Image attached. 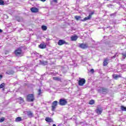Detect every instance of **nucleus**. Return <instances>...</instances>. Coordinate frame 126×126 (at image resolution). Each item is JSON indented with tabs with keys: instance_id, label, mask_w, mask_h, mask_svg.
Returning <instances> with one entry per match:
<instances>
[{
	"instance_id": "13",
	"label": "nucleus",
	"mask_w": 126,
	"mask_h": 126,
	"mask_svg": "<svg viewBox=\"0 0 126 126\" xmlns=\"http://www.w3.org/2000/svg\"><path fill=\"white\" fill-rule=\"evenodd\" d=\"M108 63H109V60L108 58H105L103 61V66H107V65H108Z\"/></svg>"
},
{
	"instance_id": "38",
	"label": "nucleus",
	"mask_w": 126,
	"mask_h": 126,
	"mask_svg": "<svg viewBox=\"0 0 126 126\" xmlns=\"http://www.w3.org/2000/svg\"><path fill=\"white\" fill-rule=\"evenodd\" d=\"M20 99L21 100H23V98H22V97H20Z\"/></svg>"
},
{
	"instance_id": "14",
	"label": "nucleus",
	"mask_w": 126,
	"mask_h": 126,
	"mask_svg": "<svg viewBox=\"0 0 126 126\" xmlns=\"http://www.w3.org/2000/svg\"><path fill=\"white\" fill-rule=\"evenodd\" d=\"M15 73V72L13 70H8L6 72V73L9 75H12V74H14Z\"/></svg>"
},
{
	"instance_id": "39",
	"label": "nucleus",
	"mask_w": 126,
	"mask_h": 126,
	"mask_svg": "<svg viewBox=\"0 0 126 126\" xmlns=\"http://www.w3.org/2000/svg\"><path fill=\"white\" fill-rule=\"evenodd\" d=\"M53 126H56V124H53Z\"/></svg>"
},
{
	"instance_id": "24",
	"label": "nucleus",
	"mask_w": 126,
	"mask_h": 126,
	"mask_svg": "<svg viewBox=\"0 0 126 126\" xmlns=\"http://www.w3.org/2000/svg\"><path fill=\"white\" fill-rule=\"evenodd\" d=\"M22 121V119H21V117H17L16 118V122H21Z\"/></svg>"
},
{
	"instance_id": "23",
	"label": "nucleus",
	"mask_w": 126,
	"mask_h": 126,
	"mask_svg": "<svg viewBox=\"0 0 126 126\" xmlns=\"http://www.w3.org/2000/svg\"><path fill=\"white\" fill-rule=\"evenodd\" d=\"M121 109L122 110V111L126 112V107H125L124 105L121 106Z\"/></svg>"
},
{
	"instance_id": "17",
	"label": "nucleus",
	"mask_w": 126,
	"mask_h": 126,
	"mask_svg": "<svg viewBox=\"0 0 126 126\" xmlns=\"http://www.w3.org/2000/svg\"><path fill=\"white\" fill-rule=\"evenodd\" d=\"M32 12L33 13H37L39 12V9L36 7H32Z\"/></svg>"
},
{
	"instance_id": "9",
	"label": "nucleus",
	"mask_w": 126,
	"mask_h": 126,
	"mask_svg": "<svg viewBox=\"0 0 126 126\" xmlns=\"http://www.w3.org/2000/svg\"><path fill=\"white\" fill-rule=\"evenodd\" d=\"M27 101L28 102H32V94H29L27 96Z\"/></svg>"
},
{
	"instance_id": "22",
	"label": "nucleus",
	"mask_w": 126,
	"mask_h": 126,
	"mask_svg": "<svg viewBox=\"0 0 126 126\" xmlns=\"http://www.w3.org/2000/svg\"><path fill=\"white\" fill-rule=\"evenodd\" d=\"M16 20L18 21V22H20V21H21V20H22L23 18L20 17H18L17 16L16 17Z\"/></svg>"
},
{
	"instance_id": "8",
	"label": "nucleus",
	"mask_w": 126,
	"mask_h": 126,
	"mask_svg": "<svg viewBox=\"0 0 126 126\" xmlns=\"http://www.w3.org/2000/svg\"><path fill=\"white\" fill-rule=\"evenodd\" d=\"M79 47V48H81V49L84 50V49H87V48H88V44H85V43H80Z\"/></svg>"
},
{
	"instance_id": "15",
	"label": "nucleus",
	"mask_w": 126,
	"mask_h": 126,
	"mask_svg": "<svg viewBox=\"0 0 126 126\" xmlns=\"http://www.w3.org/2000/svg\"><path fill=\"white\" fill-rule=\"evenodd\" d=\"M46 122H47V123H54V120L53 119L50 118V117H46L45 118Z\"/></svg>"
},
{
	"instance_id": "35",
	"label": "nucleus",
	"mask_w": 126,
	"mask_h": 126,
	"mask_svg": "<svg viewBox=\"0 0 126 126\" xmlns=\"http://www.w3.org/2000/svg\"><path fill=\"white\" fill-rule=\"evenodd\" d=\"M2 79V75L0 74V80H1Z\"/></svg>"
},
{
	"instance_id": "7",
	"label": "nucleus",
	"mask_w": 126,
	"mask_h": 126,
	"mask_svg": "<svg viewBox=\"0 0 126 126\" xmlns=\"http://www.w3.org/2000/svg\"><path fill=\"white\" fill-rule=\"evenodd\" d=\"M57 106H58V101L55 100L52 102V111H54L56 110V108H57Z\"/></svg>"
},
{
	"instance_id": "4",
	"label": "nucleus",
	"mask_w": 126,
	"mask_h": 126,
	"mask_svg": "<svg viewBox=\"0 0 126 126\" xmlns=\"http://www.w3.org/2000/svg\"><path fill=\"white\" fill-rule=\"evenodd\" d=\"M59 104L60 106H65L67 104V100L65 99H60L59 100Z\"/></svg>"
},
{
	"instance_id": "2",
	"label": "nucleus",
	"mask_w": 126,
	"mask_h": 126,
	"mask_svg": "<svg viewBox=\"0 0 126 126\" xmlns=\"http://www.w3.org/2000/svg\"><path fill=\"white\" fill-rule=\"evenodd\" d=\"M95 13V11H93L91 13L89 14V16L88 17H85L83 20H81V21L84 22L86 21L87 20H90L91 18H92V15Z\"/></svg>"
},
{
	"instance_id": "21",
	"label": "nucleus",
	"mask_w": 126,
	"mask_h": 126,
	"mask_svg": "<svg viewBox=\"0 0 126 126\" xmlns=\"http://www.w3.org/2000/svg\"><path fill=\"white\" fill-rule=\"evenodd\" d=\"M94 103L95 101L93 99H91L89 102V105H94Z\"/></svg>"
},
{
	"instance_id": "27",
	"label": "nucleus",
	"mask_w": 126,
	"mask_h": 126,
	"mask_svg": "<svg viewBox=\"0 0 126 126\" xmlns=\"http://www.w3.org/2000/svg\"><path fill=\"white\" fill-rule=\"evenodd\" d=\"M42 94V90H41V89H38V95L39 96H40V95Z\"/></svg>"
},
{
	"instance_id": "33",
	"label": "nucleus",
	"mask_w": 126,
	"mask_h": 126,
	"mask_svg": "<svg viewBox=\"0 0 126 126\" xmlns=\"http://www.w3.org/2000/svg\"><path fill=\"white\" fill-rule=\"evenodd\" d=\"M35 100V98H34V95L32 94V102Z\"/></svg>"
},
{
	"instance_id": "11",
	"label": "nucleus",
	"mask_w": 126,
	"mask_h": 126,
	"mask_svg": "<svg viewBox=\"0 0 126 126\" xmlns=\"http://www.w3.org/2000/svg\"><path fill=\"white\" fill-rule=\"evenodd\" d=\"M112 77H113L114 79H115V80H117L118 79V78H122V75L114 74L113 75H112Z\"/></svg>"
},
{
	"instance_id": "25",
	"label": "nucleus",
	"mask_w": 126,
	"mask_h": 126,
	"mask_svg": "<svg viewBox=\"0 0 126 126\" xmlns=\"http://www.w3.org/2000/svg\"><path fill=\"white\" fill-rule=\"evenodd\" d=\"M4 86H5V84L3 83L0 85V89L1 88H4Z\"/></svg>"
},
{
	"instance_id": "41",
	"label": "nucleus",
	"mask_w": 126,
	"mask_h": 126,
	"mask_svg": "<svg viewBox=\"0 0 126 126\" xmlns=\"http://www.w3.org/2000/svg\"><path fill=\"white\" fill-rule=\"evenodd\" d=\"M3 90H4V89H3Z\"/></svg>"
},
{
	"instance_id": "31",
	"label": "nucleus",
	"mask_w": 126,
	"mask_h": 126,
	"mask_svg": "<svg viewBox=\"0 0 126 126\" xmlns=\"http://www.w3.org/2000/svg\"><path fill=\"white\" fill-rule=\"evenodd\" d=\"M31 115H32V112H28V116H31Z\"/></svg>"
},
{
	"instance_id": "19",
	"label": "nucleus",
	"mask_w": 126,
	"mask_h": 126,
	"mask_svg": "<svg viewBox=\"0 0 126 126\" xmlns=\"http://www.w3.org/2000/svg\"><path fill=\"white\" fill-rule=\"evenodd\" d=\"M75 19H76V20L77 21H78V20H80V19H81V16H75L74 17Z\"/></svg>"
},
{
	"instance_id": "12",
	"label": "nucleus",
	"mask_w": 126,
	"mask_h": 126,
	"mask_svg": "<svg viewBox=\"0 0 126 126\" xmlns=\"http://www.w3.org/2000/svg\"><path fill=\"white\" fill-rule=\"evenodd\" d=\"M70 39L71 41H76L78 39V36L76 34H74L70 37Z\"/></svg>"
},
{
	"instance_id": "34",
	"label": "nucleus",
	"mask_w": 126,
	"mask_h": 126,
	"mask_svg": "<svg viewBox=\"0 0 126 126\" xmlns=\"http://www.w3.org/2000/svg\"><path fill=\"white\" fill-rule=\"evenodd\" d=\"M116 57H117V55H115L114 56H112L111 57V59H115L116 58Z\"/></svg>"
},
{
	"instance_id": "1",
	"label": "nucleus",
	"mask_w": 126,
	"mask_h": 126,
	"mask_svg": "<svg viewBox=\"0 0 126 126\" xmlns=\"http://www.w3.org/2000/svg\"><path fill=\"white\" fill-rule=\"evenodd\" d=\"M14 54L16 57H19L20 58L23 56V52H22V49L21 48H19L14 51Z\"/></svg>"
},
{
	"instance_id": "5",
	"label": "nucleus",
	"mask_w": 126,
	"mask_h": 126,
	"mask_svg": "<svg viewBox=\"0 0 126 126\" xmlns=\"http://www.w3.org/2000/svg\"><path fill=\"white\" fill-rule=\"evenodd\" d=\"M58 45L59 46H63V45H69L68 42H65L64 40L60 39L58 42Z\"/></svg>"
},
{
	"instance_id": "18",
	"label": "nucleus",
	"mask_w": 126,
	"mask_h": 126,
	"mask_svg": "<svg viewBox=\"0 0 126 126\" xmlns=\"http://www.w3.org/2000/svg\"><path fill=\"white\" fill-rule=\"evenodd\" d=\"M41 29L43 30V31H46L47 29H48V28L45 25H42L41 26Z\"/></svg>"
},
{
	"instance_id": "30",
	"label": "nucleus",
	"mask_w": 126,
	"mask_h": 126,
	"mask_svg": "<svg viewBox=\"0 0 126 126\" xmlns=\"http://www.w3.org/2000/svg\"><path fill=\"white\" fill-rule=\"evenodd\" d=\"M122 55L123 57V58L126 59V52H125V53H122Z\"/></svg>"
},
{
	"instance_id": "16",
	"label": "nucleus",
	"mask_w": 126,
	"mask_h": 126,
	"mask_svg": "<svg viewBox=\"0 0 126 126\" xmlns=\"http://www.w3.org/2000/svg\"><path fill=\"white\" fill-rule=\"evenodd\" d=\"M100 89L101 90H98V91L99 92H101V91L104 93L108 92V89L107 88H105L104 87H101L100 88Z\"/></svg>"
},
{
	"instance_id": "26",
	"label": "nucleus",
	"mask_w": 126,
	"mask_h": 126,
	"mask_svg": "<svg viewBox=\"0 0 126 126\" xmlns=\"http://www.w3.org/2000/svg\"><path fill=\"white\" fill-rule=\"evenodd\" d=\"M41 64H42V65H47V64H48V62L47 61L42 62Z\"/></svg>"
},
{
	"instance_id": "37",
	"label": "nucleus",
	"mask_w": 126,
	"mask_h": 126,
	"mask_svg": "<svg viewBox=\"0 0 126 126\" xmlns=\"http://www.w3.org/2000/svg\"><path fill=\"white\" fill-rule=\"evenodd\" d=\"M2 32V30L1 29H0V33H1Z\"/></svg>"
},
{
	"instance_id": "32",
	"label": "nucleus",
	"mask_w": 126,
	"mask_h": 126,
	"mask_svg": "<svg viewBox=\"0 0 126 126\" xmlns=\"http://www.w3.org/2000/svg\"><path fill=\"white\" fill-rule=\"evenodd\" d=\"M90 72H92V73H94V69H91L90 70Z\"/></svg>"
},
{
	"instance_id": "36",
	"label": "nucleus",
	"mask_w": 126,
	"mask_h": 126,
	"mask_svg": "<svg viewBox=\"0 0 126 126\" xmlns=\"http://www.w3.org/2000/svg\"><path fill=\"white\" fill-rule=\"evenodd\" d=\"M53 1L54 2H58V0H53Z\"/></svg>"
},
{
	"instance_id": "6",
	"label": "nucleus",
	"mask_w": 126,
	"mask_h": 126,
	"mask_svg": "<svg viewBox=\"0 0 126 126\" xmlns=\"http://www.w3.org/2000/svg\"><path fill=\"white\" fill-rule=\"evenodd\" d=\"M95 112L97 115H101L103 113V108L101 107H97L95 110Z\"/></svg>"
},
{
	"instance_id": "40",
	"label": "nucleus",
	"mask_w": 126,
	"mask_h": 126,
	"mask_svg": "<svg viewBox=\"0 0 126 126\" xmlns=\"http://www.w3.org/2000/svg\"><path fill=\"white\" fill-rule=\"evenodd\" d=\"M31 10L32 11V8H31Z\"/></svg>"
},
{
	"instance_id": "28",
	"label": "nucleus",
	"mask_w": 126,
	"mask_h": 126,
	"mask_svg": "<svg viewBox=\"0 0 126 126\" xmlns=\"http://www.w3.org/2000/svg\"><path fill=\"white\" fill-rule=\"evenodd\" d=\"M5 118L4 117H2L0 118V123H3V121H5Z\"/></svg>"
},
{
	"instance_id": "20",
	"label": "nucleus",
	"mask_w": 126,
	"mask_h": 126,
	"mask_svg": "<svg viewBox=\"0 0 126 126\" xmlns=\"http://www.w3.org/2000/svg\"><path fill=\"white\" fill-rule=\"evenodd\" d=\"M53 79V80H55L56 81H61V78L58 77H54Z\"/></svg>"
},
{
	"instance_id": "3",
	"label": "nucleus",
	"mask_w": 126,
	"mask_h": 126,
	"mask_svg": "<svg viewBox=\"0 0 126 126\" xmlns=\"http://www.w3.org/2000/svg\"><path fill=\"white\" fill-rule=\"evenodd\" d=\"M85 82H86L85 79L80 78L78 82V85H79V86H83V85L85 84Z\"/></svg>"
},
{
	"instance_id": "29",
	"label": "nucleus",
	"mask_w": 126,
	"mask_h": 126,
	"mask_svg": "<svg viewBox=\"0 0 126 126\" xmlns=\"http://www.w3.org/2000/svg\"><path fill=\"white\" fill-rule=\"evenodd\" d=\"M0 5H4V1L2 0H0Z\"/></svg>"
},
{
	"instance_id": "10",
	"label": "nucleus",
	"mask_w": 126,
	"mask_h": 126,
	"mask_svg": "<svg viewBox=\"0 0 126 126\" xmlns=\"http://www.w3.org/2000/svg\"><path fill=\"white\" fill-rule=\"evenodd\" d=\"M38 47L39 49H46L47 48V44L45 43H41Z\"/></svg>"
}]
</instances>
